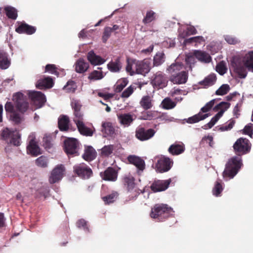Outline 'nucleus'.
<instances>
[{"label":"nucleus","instance_id":"obj_49","mask_svg":"<svg viewBox=\"0 0 253 253\" xmlns=\"http://www.w3.org/2000/svg\"><path fill=\"white\" fill-rule=\"evenodd\" d=\"M76 88V84L73 81H69L63 87V89L68 92H74Z\"/></svg>","mask_w":253,"mask_h":253},{"label":"nucleus","instance_id":"obj_62","mask_svg":"<svg viewBox=\"0 0 253 253\" xmlns=\"http://www.w3.org/2000/svg\"><path fill=\"white\" fill-rule=\"evenodd\" d=\"M134 88L132 85L129 86L122 92L121 97L122 98L128 97L133 93Z\"/></svg>","mask_w":253,"mask_h":253},{"label":"nucleus","instance_id":"obj_1","mask_svg":"<svg viewBox=\"0 0 253 253\" xmlns=\"http://www.w3.org/2000/svg\"><path fill=\"white\" fill-rule=\"evenodd\" d=\"M231 67L240 78H245L247 74V68L253 72V51L246 54L243 60L238 57H233Z\"/></svg>","mask_w":253,"mask_h":253},{"label":"nucleus","instance_id":"obj_57","mask_svg":"<svg viewBox=\"0 0 253 253\" xmlns=\"http://www.w3.org/2000/svg\"><path fill=\"white\" fill-rule=\"evenodd\" d=\"M196 57L194 55V51L193 53H189L186 56L185 61L187 64H189L190 68H191V65L194 64L196 62Z\"/></svg>","mask_w":253,"mask_h":253},{"label":"nucleus","instance_id":"obj_24","mask_svg":"<svg viewBox=\"0 0 253 253\" xmlns=\"http://www.w3.org/2000/svg\"><path fill=\"white\" fill-rule=\"evenodd\" d=\"M27 152L28 154H31L33 156H37L41 154L40 148L34 139H32L30 141L29 144L27 146Z\"/></svg>","mask_w":253,"mask_h":253},{"label":"nucleus","instance_id":"obj_21","mask_svg":"<svg viewBox=\"0 0 253 253\" xmlns=\"http://www.w3.org/2000/svg\"><path fill=\"white\" fill-rule=\"evenodd\" d=\"M54 85L53 79L50 77H46L39 80L36 87L39 89L51 88Z\"/></svg>","mask_w":253,"mask_h":253},{"label":"nucleus","instance_id":"obj_27","mask_svg":"<svg viewBox=\"0 0 253 253\" xmlns=\"http://www.w3.org/2000/svg\"><path fill=\"white\" fill-rule=\"evenodd\" d=\"M185 146L183 143H175L171 144L168 149L169 152L172 155H178L184 152Z\"/></svg>","mask_w":253,"mask_h":253},{"label":"nucleus","instance_id":"obj_17","mask_svg":"<svg viewBox=\"0 0 253 253\" xmlns=\"http://www.w3.org/2000/svg\"><path fill=\"white\" fill-rule=\"evenodd\" d=\"M72 107L74 109V117L73 121L77 125L84 122V115L81 111L82 105L78 101L72 103Z\"/></svg>","mask_w":253,"mask_h":253},{"label":"nucleus","instance_id":"obj_4","mask_svg":"<svg viewBox=\"0 0 253 253\" xmlns=\"http://www.w3.org/2000/svg\"><path fill=\"white\" fill-rule=\"evenodd\" d=\"M0 138L7 143L15 146H19L21 144V135L17 130L4 128L1 131Z\"/></svg>","mask_w":253,"mask_h":253},{"label":"nucleus","instance_id":"obj_44","mask_svg":"<svg viewBox=\"0 0 253 253\" xmlns=\"http://www.w3.org/2000/svg\"><path fill=\"white\" fill-rule=\"evenodd\" d=\"M176 104V102L173 101L169 97L165 98L162 102V105L163 108L167 110L173 109L175 107Z\"/></svg>","mask_w":253,"mask_h":253},{"label":"nucleus","instance_id":"obj_32","mask_svg":"<svg viewBox=\"0 0 253 253\" xmlns=\"http://www.w3.org/2000/svg\"><path fill=\"white\" fill-rule=\"evenodd\" d=\"M89 67V64L84 59L80 58L75 63V70L79 73L85 72Z\"/></svg>","mask_w":253,"mask_h":253},{"label":"nucleus","instance_id":"obj_10","mask_svg":"<svg viewBox=\"0 0 253 253\" xmlns=\"http://www.w3.org/2000/svg\"><path fill=\"white\" fill-rule=\"evenodd\" d=\"M135 68L136 74L145 75L151 70V62L149 59H144L142 61H133Z\"/></svg>","mask_w":253,"mask_h":253},{"label":"nucleus","instance_id":"obj_36","mask_svg":"<svg viewBox=\"0 0 253 253\" xmlns=\"http://www.w3.org/2000/svg\"><path fill=\"white\" fill-rule=\"evenodd\" d=\"M152 97L149 95L143 96L140 101V105L144 110H147L153 107Z\"/></svg>","mask_w":253,"mask_h":253},{"label":"nucleus","instance_id":"obj_59","mask_svg":"<svg viewBox=\"0 0 253 253\" xmlns=\"http://www.w3.org/2000/svg\"><path fill=\"white\" fill-rule=\"evenodd\" d=\"M235 124V121L233 119L229 120L227 125L220 127L219 129L221 131H227L231 129Z\"/></svg>","mask_w":253,"mask_h":253},{"label":"nucleus","instance_id":"obj_34","mask_svg":"<svg viewBox=\"0 0 253 253\" xmlns=\"http://www.w3.org/2000/svg\"><path fill=\"white\" fill-rule=\"evenodd\" d=\"M216 80V76L213 74H211L206 77L204 80L200 81L199 84L204 88H207L214 84Z\"/></svg>","mask_w":253,"mask_h":253},{"label":"nucleus","instance_id":"obj_16","mask_svg":"<svg viewBox=\"0 0 253 253\" xmlns=\"http://www.w3.org/2000/svg\"><path fill=\"white\" fill-rule=\"evenodd\" d=\"M171 182L170 178L166 180H155L150 186L151 190L154 192L164 191L168 189Z\"/></svg>","mask_w":253,"mask_h":253},{"label":"nucleus","instance_id":"obj_53","mask_svg":"<svg viewBox=\"0 0 253 253\" xmlns=\"http://www.w3.org/2000/svg\"><path fill=\"white\" fill-rule=\"evenodd\" d=\"M230 86L227 84H222L215 92L217 95H223L227 93L230 90Z\"/></svg>","mask_w":253,"mask_h":253},{"label":"nucleus","instance_id":"obj_15","mask_svg":"<svg viewBox=\"0 0 253 253\" xmlns=\"http://www.w3.org/2000/svg\"><path fill=\"white\" fill-rule=\"evenodd\" d=\"M28 95L33 104L39 108L41 107L46 101L45 95L40 91H30Z\"/></svg>","mask_w":253,"mask_h":253},{"label":"nucleus","instance_id":"obj_50","mask_svg":"<svg viewBox=\"0 0 253 253\" xmlns=\"http://www.w3.org/2000/svg\"><path fill=\"white\" fill-rule=\"evenodd\" d=\"M103 78V75L102 71L94 70L92 71L89 75L88 79L90 80H98Z\"/></svg>","mask_w":253,"mask_h":253},{"label":"nucleus","instance_id":"obj_63","mask_svg":"<svg viewBox=\"0 0 253 253\" xmlns=\"http://www.w3.org/2000/svg\"><path fill=\"white\" fill-rule=\"evenodd\" d=\"M225 40L230 44H235L240 42L237 38L230 35L226 36L225 37Z\"/></svg>","mask_w":253,"mask_h":253},{"label":"nucleus","instance_id":"obj_55","mask_svg":"<svg viewBox=\"0 0 253 253\" xmlns=\"http://www.w3.org/2000/svg\"><path fill=\"white\" fill-rule=\"evenodd\" d=\"M36 163L39 167L46 168L47 166V159L45 157L42 156L37 159Z\"/></svg>","mask_w":253,"mask_h":253},{"label":"nucleus","instance_id":"obj_11","mask_svg":"<svg viewBox=\"0 0 253 253\" xmlns=\"http://www.w3.org/2000/svg\"><path fill=\"white\" fill-rule=\"evenodd\" d=\"M156 131L154 129H145L143 127H138L135 131V136L139 140L144 141L151 138Z\"/></svg>","mask_w":253,"mask_h":253},{"label":"nucleus","instance_id":"obj_46","mask_svg":"<svg viewBox=\"0 0 253 253\" xmlns=\"http://www.w3.org/2000/svg\"><path fill=\"white\" fill-rule=\"evenodd\" d=\"M114 150L113 145H105L101 149V154L104 157H109L113 153Z\"/></svg>","mask_w":253,"mask_h":253},{"label":"nucleus","instance_id":"obj_28","mask_svg":"<svg viewBox=\"0 0 253 253\" xmlns=\"http://www.w3.org/2000/svg\"><path fill=\"white\" fill-rule=\"evenodd\" d=\"M70 119L66 115H61L58 118V126L59 129L62 131H67L69 129Z\"/></svg>","mask_w":253,"mask_h":253},{"label":"nucleus","instance_id":"obj_51","mask_svg":"<svg viewBox=\"0 0 253 253\" xmlns=\"http://www.w3.org/2000/svg\"><path fill=\"white\" fill-rule=\"evenodd\" d=\"M216 71L221 75L225 74L227 71L225 63L223 61L219 62L216 66Z\"/></svg>","mask_w":253,"mask_h":253},{"label":"nucleus","instance_id":"obj_7","mask_svg":"<svg viewBox=\"0 0 253 253\" xmlns=\"http://www.w3.org/2000/svg\"><path fill=\"white\" fill-rule=\"evenodd\" d=\"M13 100L17 109L20 112L23 113L28 109L29 103L23 93L21 92L15 93L13 96Z\"/></svg>","mask_w":253,"mask_h":253},{"label":"nucleus","instance_id":"obj_30","mask_svg":"<svg viewBox=\"0 0 253 253\" xmlns=\"http://www.w3.org/2000/svg\"><path fill=\"white\" fill-rule=\"evenodd\" d=\"M194 55L199 61L202 62L210 63L211 61V56L205 51L195 50Z\"/></svg>","mask_w":253,"mask_h":253},{"label":"nucleus","instance_id":"obj_56","mask_svg":"<svg viewBox=\"0 0 253 253\" xmlns=\"http://www.w3.org/2000/svg\"><path fill=\"white\" fill-rule=\"evenodd\" d=\"M223 187L221 183L218 181H216L214 186L212 189V193L216 196H218L222 192Z\"/></svg>","mask_w":253,"mask_h":253},{"label":"nucleus","instance_id":"obj_52","mask_svg":"<svg viewBox=\"0 0 253 253\" xmlns=\"http://www.w3.org/2000/svg\"><path fill=\"white\" fill-rule=\"evenodd\" d=\"M44 72H48L52 74L56 75L57 77L59 75V73L57 71V68L54 64H48L45 66Z\"/></svg>","mask_w":253,"mask_h":253},{"label":"nucleus","instance_id":"obj_35","mask_svg":"<svg viewBox=\"0 0 253 253\" xmlns=\"http://www.w3.org/2000/svg\"><path fill=\"white\" fill-rule=\"evenodd\" d=\"M209 116V114H202L201 112L185 119L186 123L188 124H194L199 122L200 121L204 120Z\"/></svg>","mask_w":253,"mask_h":253},{"label":"nucleus","instance_id":"obj_39","mask_svg":"<svg viewBox=\"0 0 253 253\" xmlns=\"http://www.w3.org/2000/svg\"><path fill=\"white\" fill-rule=\"evenodd\" d=\"M4 10L5 11L6 16L10 19L15 20L17 16V9L11 6H6L4 7Z\"/></svg>","mask_w":253,"mask_h":253},{"label":"nucleus","instance_id":"obj_38","mask_svg":"<svg viewBox=\"0 0 253 253\" xmlns=\"http://www.w3.org/2000/svg\"><path fill=\"white\" fill-rule=\"evenodd\" d=\"M166 56L163 51H159L156 53L153 57V66H159L165 61Z\"/></svg>","mask_w":253,"mask_h":253},{"label":"nucleus","instance_id":"obj_20","mask_svg":"<svg viewBox=\"0 0 253 253\" xmlns=\"http://www.w3.org/2000/svg\"><path fill=\"white\" fill-rule=\"evenodd\" d=\"M188 73L186 71H181L170 77V81L175 84H185L188 80Z\"/></svg>","mask_w":253,"mask_h":253},{"label":"nucleus","instance_id":"obj_48","mask_svg":"<svg viewBox=\"0 0 253 253\" xmlns=\"http://www.w3.org/2000/svg\"><path fill=\"white\" fill-rule=\"evenodd\" d=\"M10 120L15 124L19 125L24 120V118L16 112H14L10 115Z\"/></svg>","mask_w":253,"mask_h":253},{"label":"nucleus","instance_id":"obj_31","mask_svg":"<svg viewBox=\"0 0 253 253\" xmlns=\"http://www.w3.org/2000/svg\"><path fill=\"white\" fill-rule=\"evenodd\" d=\"M122 63L120 61V58H117L114 61H110L107 64L108 69L111 72H119L122 68Z\"/></svg>","mask_w":253,"mask_h":253},{"label":"nucleus","instance_id":"obj_8","mask_svg":"<svg viewBox=\"0 0 253 253\" xmlns=\"http://www.w3.org/2000/svg\"><path fill=\"white\" fill-rule=\"evenodd\" d=\"M73 169L74 173L82 178H88L93 173L91 169L84 163L75 165Z\"/></svg>","mask_w":253,"mask_h":253},{"label":"nucleus","instance_id":"obj_60","mask_svg":"<svg viewBox=\"0 0 253 253\" xmlns=\"http://www.w3.org/2000/svg\"><path fill=\"white\" fill-rule=\"evenodd\" d=\"M215 99H212L208 102L204 107H203L201 111L203 113H206L209 111L213 106Z\"/></svg>","mask_w":253,"mask_h":253},{"label":"nucleus","instance_id":"obj_13","mask_svg":"<svg viewBox=\"0 0 253 253\" xmlns=\"http://www.w3.org/2000/svg\"><path fill=\"white\" fill-rule=\"evenodd\" d=\"M173 161L169 157L162 156L156 164L157 170L160 172L169 171L171 168Z\"/></svg>","mask_w":253,"mask_h":253},{"label":"nucleus","instance_id":"obj_19","mask_svg":"<svg viewBox=\"0 0 253 253\" xmlns=\"http://www.w3.org/2000/svg\"><path fill=\"white\" fill-rule=\"evenodd\" d=\"M36 28L26 23L25 22L19 23V25L15 29V31L20 34H25L32 35L36 31Z\"/></svg>","mask_w":253,"mask_h":253},{"label":"nucleus","instance_id":"obj_9","mask_svg":"<svg viewBox=\"0 0 253 253\" xmlns=\"http://www.w3.org/2000/svg\"><path fill=\"white\" fill-rule=\"evenodd\" d=\"M65 171V168L63 165L60 164L56 166L51 172L49 177V183L54 184L61 180Z\"/></svg>","mask_w":253,"mask_h":253},{"label":"nucleus","instance_id":"obj_40","mask_svg":"<svg viewBox=\"0 0 253 253\" xmlns=\"http://www.w3.org/2000/svg\"><path fill=\"white\" fill-rule=\"evenodd\" d=\"M157 14L153 10H150L146 12L145 16L144 17L142 22L145 25L149 24L156 19Z\"/></svg>","mask_w":253,"mask_h":253},{"label":"nucleus","instance_id":"obj_47","mask_svg":"<svg viewBox=\"0 0 253 253\" xmlns=\"http://www.w3.org/2000/svg\"><path fill=\"white\" fill-rule=\"evenodd\" d=\"M134 61L136 59L127 60V65L126 66V71L129 73L130 75H133L136 74L135 68Z\"/></svg>","mask_w":253,"mask_h":253},{"label":"nucleus","instance_id":"obj_5","mask_svg":"<svg viewBox=\"0 0 253 253\" xmlns=\"http://www.w3.org/2000/svg\"><path fill=\"white\" fill-rule=\"evenodd\" d=\"M251 147L252 144L249 140L243 137L238 138L233 146L235 154L239 157L249 153L251 151Z\"/></svg>","mask_w":253,"mask_h":253},{"label":"nucleus","instance_id":"obj_41","mask_svg":"<svg viewBox=\"0 0 253 253\" xmlns=\"http://www.w3.org/2000/svg\"><path fill=\"white\" fill-rule=\"evenodd\" d=\"M119 194L117 192H113L110 194L102 197L103 201L105 205H109L114 203L118 198Z\"/></svg>","mask_w":253,"mask_h":253},{"label":"nucleus","instance_id":"obj_64","mask_svg":"<svg viewBox=\"0 0 253 253\" xmlns=\"http://www.w3.org/2000/svg\"><path fill=\"white\" fill-rule=\"evenodd\" d=\"M195 46H198L200 44H205V40L202 36L194 37Z\"/></svg>","mask_w":253,"mask_h":253},{"label":"nucleus","instance_id":"obj_22","mask_svg":"<svg viewBox=\"0 0 253 253\" xmlns=\"http://www.w3.org/2000/svg\"><path fill=\"white\" fill-rule=\"evenodd\" d=\"M97 153L95 150L91 146L84 145V153L82 158L86 161L90 162L95 159Z\"/></svg>","mask_w":253,"mask_h":253},{"label":"nucleus","instance_id":"obj_29","mask_svg":"<svg viewBox=\"0 0 253 253\" xmlns=\"http://www.w3.org/2000/svg\"><path fill=\"white\" fill-rule=\"evenodd\" d=\"M10 65V61L8 58L7 53L2 49H0V68L7 69Z\"/></svg>","mask_w":253,"mask_h":253},{"label":"nucleus","instance_id":"obj_14","mask_svg":"<svg viewBox=\"0 0 253 253\" xmlns=\"http://www.w3.org/2000/svg\"><path fill=\"white\" fill-rule=\"evenodd\" d=\"M168 80L165 75L161 71L157 72L152 80L153 85L159 88H163L166 87L168 84Z\"/></svg>","mask_w":253,"mask_h":253},{"label":"nucleus","instance_id":"obj_26","mask_svg":"<svg viewBox=\"0 0 253 253\" xmlns=\"http://www.w3.org/2000/svg\"><path fill=\"white\" fill-rule=\"evenodd\" d=\"M119 123L125 127L129 126L133 122L134 119L129 113L122 114L118 116Z\"/></svg>","mask_w":253,"mask_h":253},{"label":"nucleus","instance_id":"obj_58","mask_svg":"<svg viewBox=\"0 0 253 253\" xmlns=\"http://www.w3.org/2000/svg\"><path fill=\"white\" fill-rule=\"evenodd\" d=\"M253 125L250 123L246 125L243 129V133L246 135H248L251 138L253 137Z\"/></svg>","mask_w":253,"mask_h":253},{"label":"nucleus","instance_id":"obj_61","mask_svg":"<svg viewBox=\"0 0 253 253\" xmlns=\"http://www.w3.org/2000/svg\"><path fill=\"white\" fill-rule=\"evenodd\" d=\"M155 116V112L148 111L143 113L141 119L144 120H151Z\"/></svg>","mask_w":253,"mask_h":253},{"label":"nucleus","instance_id":"obj_3","mask_svg":"<svg viewBox=\"0 0 253 253\" xmlns=\"http://www.w3.org/2000/svg\"><path fill=\"white\" fill-rule=\"evenodd\" d=\"M242 164L241 157L234 156L228 160L222 175L224 178L228 180L233 178L238 172L241 169Z\"/></svg>","mask_w":253,"mask_h":253},{"label":"nucleus","instance_id":"obj_2","mask_svg":"<svg viewBox=\"0 0 253 253\" xmlns=\"http://www.w3.org/2000/svg\"><path fill=\"white\" fill-rule=\"evenodd\" d=\"M173 209L167 204H157L152 208L150 216L159 221H163L173 214Z\"/></svg>","mask_w":253,"mask_h":253},{"label":"nucleus","instance_id":"obj_43","mask_svg":"<svg viewBox=\"0 0 253 253\" xmlns=\"http://www.w3.org/2000/svg\"><path fill=\"white\" fill-rule=\"evenodd\" d=\"M230 106V103L227 102H221L216 105L214 108L213 110L217 111L220 110L219 112H222V116L224 113L228 109Z\"/></svg>","mask_w":253,"mask_h":253},{"label":"nucleus","instance_id":"obj_54","mask_svg":"<svg viewBox=\"0 0 253 253\" xmlns=\"http://www.w3.org/2000/svg\"><path fill=\"white\" fill-rule=\"evenodd\" d=\"M112 33V32L111 27H106L104 28L102 37V40L103 43H106L107 42L108 39L110 37Z\"/></svg>","mask_w":253,"mask_h":253},{"label":"nucleus","instance_id":"obj_23","mask_svg":"<svg viewBox=\"0 0 253 253\" xmlns=\"http://www.w3.org/2000/svg\"><path fill=\"white\" fill-rule=\"evenodd\" d=\"M87 59L90 64L93 65H101L105 62V59L96 55L93 50H91L87 53Z\"/></svg>","mask_w":253,"mask_h":253},{"label":"nucleus","instance_id":"obj_45","mask_svg":"<svg viewBox=\"0 0 253 253\" xmlns=\"http://www.w3.org/2000/svg\"><path fill=\"white\" fill-rule=\"evenodd\" d=\"M104 132L109 136H113L115 133V128L110 123H104L102 125Z\"/></svg>","mask_w":253,"mask_h":253},{"label":"nucleus","instance_id":"obj_33","mask_svg":"<svg viewBox=\"0 0 253 253\" xmlns=\"http://www.w3.org/2000/svg\"><path fill=\"white\" fill-rule=\"evenodd\" d=\"M80 133L84 136H91L93 135V131L90 128L87 127L84 122L78 123L76 125Z\"/></svg>","mask_w":253,"mask_h":253},{"label":"nucleus","instance_id":"obj_37","mask_svg":"<svg viewBox=\"0 0 253 253\" xmlns=\"http://www.w3.org/2000/svg\"><path fill=\"white\" fill-rule=\"evenodd\" d=\"M183 65L180 62H175L171 64L167 69L168 73L172 76L174 74L180 72V71L182 69Z\"/></svg>","mask_w":253,"mask_h":253},{"label":"nucleus","instance_id":"obj_6","mask_svg":"<svg viewBox=\"0 0 253 253\" xmlns=\"http://www.w3.org/2000/svg\"><path fill=\"white\" fill-rule=\"evenodd\" d=\"M80 142L76 138L68 137L64 141L63 150L68 156H75L79 155Z\"/></svg>","mask_w":253,"mask_h":253},{"label":"nucleus","instance_id":"obj_12","mask_svg":"<svg viewBox=\"0 0 253 253\" xmlns=\"http://www.w3.org/2000/svg\"><path fill=\"white\" fill-rule=\"evenodd\" d=\"M134 181L135 178L130 173L125 174L122 177V183L124 187L128 192H131L134 190L135 193V196H136L139 193L137 191V189H135V183Z\"/></svg>","mask_w":253,"mask_h":253},{"label":"nucleus","instance_id":"obj_42","mask_svg":"<svg viewBox=\"0 0 253 253\" xmlns=\"http://www.w3.org/2000/svg\"><path fill=\"white\" fill-rule=\"evenodd\" d=\"M127 84L128 81L126 79L123 78L119 80L114 86V91L117 93L121 92Z\"/></svg>","mask_w":253,"mask_h":253},{"label":"nucleus","instance_id":"obj_18","mask_svg":"<svg viewBox=\"0 0 253 253\" xmlns=\"http://www.w3.org/2000/svg\"><path fill=\"white\" fill-rule=\"evenodd\" d=\"M118 175V171L112 167H108L104 171L100 173L102 179L105 181H116Z\"/></svg>","mask_w":253,"mask_h":253},{"label":"nucleus","instance_id":"obj_25","mask_svg":"<svg viewBox=\"0 0 253 253\" xmlns=\"http://www.w3.org/2000/svg\"><path fill=\"white\" fill-rule=\"evenodd\" d=\"M128 162L134 165L138 169L143 170L145 169V164L144 161L140 157L134 155H130L128 157Z\"/></svg>","mask_w":253,"mask_h":253}]
</instances>
